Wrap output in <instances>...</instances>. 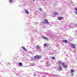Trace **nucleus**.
<instances>
[{
	"label": "nucleus",
	"mask_w": 77,
	"mask_h": 77,
	"mask_svg": "<svg viewBox=\"0 0 77 77\" xmlns=\"http://www.w3.org/2000/svg\"><path fill=\"white\" fill-rule=\"evenodd\" d=\"M62 65H63L64 68H67V65H65V63H62Z\"/></svg>",
	"instance_id": "20e7f679"
},
{
	"label": "nucleus",
	"mask_w": 77,
	"mask_h": 77,
	"mask_svg": "<svg viewBox=\"0 0 77 77\" xmlns=\"http://www.w3.org/2000/svg\"><path fill=\"white\" fill-rule=\"evenodd\" d=\"M58 69H59V70L61 71L62 69V67L60 66L58 68Z\"/></svg>",
	"instance_id": "ddd939ff"
},
{
	"label": "nucleus",
	"mask_w": 77,
	"mask_h": 77,
	"mask_svg": "<svg viewBox=\"0 0 77 77\" xmlns=\"http://www.w3.org/2000/svg\"><path fill=\"white\" fill-rule=\"evenodd\" d=\"M43 77H46V76L45 75L43 76Z\"/></svg>",
	"instance_id": "393cba45"
},
{
	"label": "nucleus",
	"mask_w": 77,
	"mask_h": 77,
	"mask_svg": "<svg viewBox=\"0 0 77 77\" xmlns=\"http://www.w3.org/2000/svg\"><path fill=\"white\" fill-rule=\"evenodd\" d=\"M52 59H54H54H55V57H52Z\"/></svg>",
	"instance_id": "4be33fe9"
},
{
	"label": "nucleus",
	"mask_w": 77,
	"mask_h": 77,
	"mask_svg": "<svg viewBox=\"0 0 77 77\" xmlns=\"http://www.w3.org/2000/svg\"><path fill=\"white\" fill-rule=\"evenodd\" d=\"M41 56L39 55H37L34 58H32V60H36V59H41Z\"/></svg>",
	"instance_id": "f257e3e1"
},
{
	"label": "nucleus",
	"mask_w": 77,
	"mask_h": 77,
	"mask_svg": "<svg viewBox=\"0 0 77 77\" xmlns=\"http://www.w3.org/2000/svg\"><path fill=\"white\" fill-rule=\"evenodd\" d=\"M9 2L10 3V4H12V3H14V0H9Z\"/></svg>",
	"instance_id": "6e6552de"
},
{
	"label": "nucleus",
	"mask_w": 77,
	"mask_h": 77,
	"mask_svg": "<svg viewBox=\"0 0 77 77\" xmlns=\"http://www.w3.org/2000/svg\"><path fill=\"white\" fill-rule=\"evenodd\" d=\"M35 48L36 50H39L41 48V47L38 45H37L36 46Z\"/></svg>",
	"instance_id": "39448f33"
},
{
	"label": "nucleus",
	"mask_w": 77,
	"mask_h": 77,
	"mask_svg": "<svg viewBox=\"0 0 77 77\" xmlns=\"http://www.w3.org/2000/svg\"><path fill=\"white\" fill-rule=\"evenodd\" d=\"M62 61H60L58 62V64L59 65H61V64H62Z\"/></svg>",
	"instance_id": "f3484780"
},
{
	"label": "nucleus",
	"mask_w": 77,
	"mask_h": 77,
	"mask_svg": "<svg viewBox=\"0 0 77 77\" xmlns=\"http://www.w3.org/2000/svg\"><path fill=\"white\" fill-rule=\"evenodd\" d=\"M34 76H35V75H36V74H34Z\"/></svg>",
	"instance_id": "a878e982"
},
{
	"label": "nucleus",
	"mask_w": 77,
	"mask_h": 77,
	"mask_svg": "<svg viewBox=\"0 0 77 77\" xmlns=\"http://www.w3.org/2000/svg\"><path fill=\"white\" fill-rule=\"evenodd\" d=\"M71 45L72 48L74 49L75 48V45H74L73 44H71Z\"/></svg>",
	"instance_id": "f8f14e48"
},
{
	"label": "nucleus",
	"mask_w": 77,
	"mask_h": 77,
	"mask_svg": "<svg viewBox=\"0 0 77 77\" xmlns=\"http://www.w3.org/2000/svg\"><path fill=\"white\" fill-rule=\"evenodd\" d=\"M36 24H38V22L36 23Z\"/></svg>",
	"instance_id": "cd10ccee"
},
{
	"label": "nucleus",
	"mask_w": 77,
	"mask_h": 77,
	"mask_svg": "<svg viewBox=\"0 0 77 77\" xmlns=\"http://www.w3.org/2000/svg\"><path fill=\"white\" fill-rule=\"evenodd\" d=\"M35 65V64H34V63H32L31 64V66H34V65Z\"/></svg>",
	"instance_id": "412c9836"
},
{
	"label": "nucleus",
	"mask_w": 77,
	"mask_h": 77,
	"mask_svg": "<svg viewBox=\"0 0 77 77\" xmlns=\"http://www.w3.org/2000/svg\"><path fill=\"white\" fill-rule=\"evenodd\" d=\"M63 18L62 17H58V20H61L63 19Z\"/></svg>",
	"instance_id": "9d476101"
},
{
	"label": "nucleus",
	"mask_w": 77,
	"mask_h": 77,
	"mask_svg": "<svg viewBox=\"0 0 77 77\" xmlns=\"http://www.w3.org/2000/svg\"><path fill=\"white\" fill-rule=\"evenodd\" d=\"M1 63H0V64Z\"/></svg>",
	"instance_id": "7c9ffc66"
},
{
	"label": "nucleus",
	"mask_w": 77,
	"mask_h": 77,
	"mask_svg": "<svg viewBox=\"0 0 77 77\" xmlns=\"http://www.w3.org/2000/svg\"><path fill=\"white\" fill-rule=\"evenodd\" d=\"M63 42L65 43H67V40H64L63 41Z\"/></svg>",
	"instance_id": "6ab92c4d"
},
{
	"label": "nucleus",
	"mask_w": 77,
	"mask_h": 77,
	"mask_svg": "<svg viewBox=\"0 0 77 77\" xmlns=\"http://www.w3.org/2000/svg\"><path fill=\"white\" fill-rule=\"evenodd\" d=\"M47 74V73H45V75H46Z\"/></svg>",
	"instance_id": "c756f323"
},
{
	"label": "nucleus",
	"mask_w": 77,
	"mask_h": 77,
	"mask_svg": "<svg viewBox=\"0 0 77 77\" xmlns=\"http://www.w3.org/2000/svg\"><path fill=\"white\" fill-rule=\"evenodd\" d=\"M71 74L72 75H74V73H73V72H74V70L73 69H72L71 70Z\"/></svg>",
	"instance_id": "423d86ee"
},
{
	"label": "nucleus",
	"mask_w": 77,
	"mask_h": 77,
	"mask_svg": "<svg viewBox=\"0 0 77 77\" xmlns=\"http://www.w3.org/2000/svg\"><path fill=\"white\" fill-rule=\"evenodd\" d=\"M19 65L20 66H23V63H19Z\"/></svg>",
	"instance_id": "4468645a"
},
{
	"label": "nucleus",
	"mask_w": 77,
	"mask_h": 77,
	"mask_svg": "<svg viewBox=\"0 0 77 77\" xmlns=\"http://www.w3.org/2000/svg\"><path fill=\"white\" fill-rule=\"evenodd\" d=\"M46 65L47 66H48L50 65V64L48 63H46Z\"/></svg>",
	"instance_id": "2eb2a0df"
},
{
	"label": "nucleus",
	"mask_w": 77,
	"mask_h": 77,
	"mask_svg": "<svg viewBox=\"0 0 77 77\" xmlns=\"http://www.w3.org/2000/svg\"><path fill=\"white\" fill-rule=\"evenodd\" d=\"M39 10L40 11H42V9H41V8H39Z\"/></svg>",
	"instance_id": "b1692460"
},
{
	"label": "nucleus",
	"mask_w": 77,
	"mask_h": 77,
	"mask_svg": "<svg viewBox=\"0 0 77 77\" xmlns=\"http://www.w3.org/2000/svg\"><path fill=\"white\" fill-rule=\"evenodd\" d=\"M22 48L23 49V50H24V51H27V49H26V48H24V47L23 46L22 47Z\"/></svg>",
	"instance_id": "1a4fd4ad"
},
{
	"label": "nucleus",
	"mask_w": 77,
	"mask_h": 77,
	"mask_svg": "<svg viewBox=\"0 0 77 77\" xmlns=\"http://www.w3.org/2000/svg\"><path fill=\"white\" fill-rule=\"evenodd\" d=\"M42 38L44 39H45V40H47V41H48V38L46 37H45L43 36L42 37Z\"/></svg>",
	"instance_id": "0eeeda50"
},
{
	"label": "nucleus",
	"mask_w": 77,
	"mask_h": 77,
	"mask_svg": "<svg viewBox=\"0 0 77 77\" xmlns=\"http://www.w3.org/2000/svg\"><path fill=\"white\" fill-rule=\"evenodd\" d=\"M47 35H49L48 33L47 34Z\"/></svg>",
	"instance_id": "c85d7f7f"
},
{
	"label": "nucleus",
	"mask_w": 77,
	"mask_h": 77,
	"mask_svg": "<svg viewBox=\"0 0 77 77\" xmlns=\"http://www.w3.org/2000/svg\"><path fill=\"white\" fill-rule=\"evenodd\" d=\"M35 0H33V2H34Z\"/></svg>",
	"instance_id": "bb28decb"
},
{
	"label": "nucleus",
	"mask_w": 77,
	"mask_h": 77,
	"mask_svg": "<svg viewBox=\"0 0 77 77\" xmlns=\"http://www.w3.org/2000/svg\"><path fill=\"white\" fill-rule=\"evenodd\" d=\"M75 13L76 15H77V8H75Z\"/></svg>",
	"instance_id": "a211bd4d"
},
{
	"label": "nucleus",
	"mask_w": 77,
	"mask_h": 77,
	"mask_svg": "<svg viewBox=\"0 0 77 77\" xmlns=\"http://www.w3.org/2000/svg\"><path fill=\"white\" fill-rule=\"evenodd\" d=\"M48 45L47 44H44V47H47Z\"/></svg>",
	"instance_id": "aec40b11"
},
{
	"label": "nucleus",
	"mask_w": 77,
	"mask_h": 77,
	"mask_svg": "<svg viewBox=\"0 0 77 77\" xmlns=\"http://www.w3.org/2000/svg\"><path fill=\"white\" fill-rule=\"evenodd\" d=\"M43 23L44 24H50V23L48 22V20L47 19L45 20H44V22H43Z\"/></svg>",
	"instance_id": "f03ea898"
},
{
	"label": "nucleus",
	"mask_w": 77,
	"mask_h": 77,
	"mask_svg": "<svg viewBox=\"0 0 77 77\" xmlns=\"http://www.w3.org/2000/svg\"><path fill=\"white\" fill-rule=\"evenodd\" d=\"M38 74H39V73H38Z\"/></svg>",
	"instance_id": "2f4dec72"
},
{
	"label": "nucleus",
	"mask_w": 77,
	"mask_h": 77,
	"mask_svg": "<svg viewBox=\"0 0 77 77\" xmlns=\"http://www.w3.org/2000/svg\"><path fill=\"white\" fill-rule=\"evenodd\" d=\"M54 14L55 15H59V13H58L54 12Z\"/></svg>",
	"instance_id": "dca6fc26"
},
{
	"label": "nucleus",
	"mask_w": 77,
	"mask_h": 77,
	"mask_svg": "<svg viewBox=\"0 0 77 77\" xmlns=\"http://www.w3.org/2000/svg\"><path fill=\"white\" fill-rule=\"evenodd\" d=\"M50 75L51 76H54V75H53V74H50Z\"/></svg>",
	"instance_id": "5701e85b"
},
{
	"label": "nucleus",
	"mask_w": 77,
	"mask_h": 77,
	"mask_svg": "<svg viewBox=\"0 0 77 77\" xmlns=\"http://www.w3.org/2000/svg\"><path fill=\"white\" fill-rule=\"evenodd\" d=\"M77 26V24H72L71 25V27L72 28H74V27H76Z\"/></svg>",
	"instance_id": "7ed1b4c3"
},
{
	"label": "nucleus",
	"mask_w": 77,
	"mask_h": 77,
	"mask_svg": "<svg viewBox=\"0 0 77 77\" xmlns=\"http://www.w3.org/2000/svg\"><path fill=\"white\" fill-rule=\"evenodd\" d=\"M25 13H26V14H29V12L27 10H25Z\"/></svg>",
	"instance_id": "9b49d317"
}]
</instances>
